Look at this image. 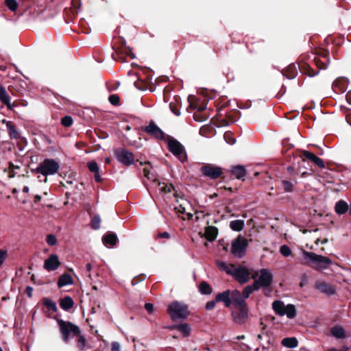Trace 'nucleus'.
I'll use <instances>...</instances> for the list:
<instances>
[{"instance_id": "obj_1", "label": "nucleus", "mask_w": 351, "mask_h": 351, "mask_svg": "<svg viewBox=\"0 0 351 351\" xmlns=\"http://www.w3.org/2000/svg\"><path fill=\"white\" fill-rule=\"evenodd\" d=\"M243 298L239 291L237 289L226 290L219 293L215 296V300L217 302H223L226 307H230L232 304L234 306H241L243 304Z\"/></svg>"}, {"instance_id": "obj_2", "label": "nucleus", "mask_w": 351, "mask_h": 351, "mask_svg": "<svg viewBox=\"0 0 351 351\" xmlns=\"http://www.w3.org/2000/svg\"><path fill=\"white\" fill-rule=\"evenodd\" d=\"M302 254L305 261L304 263L306 265H315V268L316 269H326L332 264V261L329 258L317 254L314 252H310L304 250H302Z\"/></svg>"}, {"instance_id": "obj_3", "label": "nucleus", "mask_w": 351, "mask_h": 351, "mask_svg": "<svg viewBox=\"0 0 351 351\" xmlns=\"http://www.w3.org/2000/svg\"><path fill=\"white\" fill-rule=\"evenodd\" d=\"M113 49L115 51L116 54L112 55L114 60L120 61L121 62H127L128 58H132V49L130 47L126 45V41L124 38L119 36L113 45Z\"/></svg>"}, {"instance_id": "obj_4", "label": "nucleus", "mask_w": 351, "mask_h": 351, "mask_svg": "<svg viewBox=\"0 0 351 351\" xmlns=\"http://www.w3.org/2000/svg\"><path fill=\"white\" fill-rule=\"evenodd\" d=\"M58 324L62 335V339L66 343L69 342L71 338L79 336L81 332L80 328L71 322L58 319Z\"/></svg>"}, {"instance_id": "obj_5", "label": "nucleus", "mask_w": 351, "mask_h": 351, "mask_svg": "<svg viewBox=\"0 0 351 351\" xmlns=\"http://www.w3.org/2000/svg\"><path fill=\"white\" fill-rule=\"evenodd\" d=\"M167 313L173 320L183 319L189 315L187 305L177 300L173 301L168 305Z\"/></svg>"}, {"instance_id": "obj_6", "label": "nucleus", "mask_w": 351, "mask_h": 351, "mask_svg": "<svg viewBox=\"0 0 351 351\" xmlns=\"http://www.w3.org/2000/svg\"><path fill=\"white\" fill-rule=\"evenodd\" d=\"M59 168V163L54 159L46 158L35 169H32V172L40 173L47 177V176L56 173ZM45 181H47V178H45Z\"/></svg>"}, {"instance_id": "obj_7", "label": "nucleus", "mask_w": 351, "mask_h": 351, "mask_svg": "<svg viewBox=\"0 0 351 351\" xmlns=\"http://www.w3.org/2000/svg\"><path fill=\"white\" fill-rule=\"evenodd\" d=\"M272 308L276 314L280 316L287 315L289 319H293L296 315V309L293 304L285 305L281 300H275L272 303Z\"/></svg>"}, {"instance_id": "obj_8", "label": "nucleus", "mask_w": 351, "mask_h": 351, "mask_svg": "<svg viewBox=\"0 0 351 351\" xmlns=\"http://www.w3.org/2000/svg\"><path fill=\"white\" fill-rule=\"evenodd\" d=\"M256 276H258L257 278L255 275L252 278L254 279V282L256 284L259 289L261 287H268L273 282L274 276L269 269H260L257 272Z\"/></svg>"}, {"instance_id": "obj_9", "label": "nucleus", "mask_w": 351, "mask_h": 351, "mask_svg": "<svg viewBox=\"0 0 351 351\" xmlns=\"http://www.w3.org/2000/svg\"><path fill=\"white\" fill-rule=\"evenodd\" d=\"M247 245V239L241 235H239L232 241L231 252L235 257L241 258L245 255Z\"/></svg>"}, {"instance_id": "obj_10", "label": "nucleus", "mask_w": 351, "mask_h": 351, "mask_svg": "<svg viewBox=\"0 0 351 351\" xmlns=\"http://www.w3.org/2000/svg\"><path fill=\"white\" fill-rule=\"evenodd\" d=\"M169 151L182 162L186 160L184 146L176 139L171 138L168 141Z\"/></svg>"}, {"instance_id": "obj_11", "label": "nucleus", "mask_w": 351, "mask_h": 351, "mask_svg": "<svg viewBox=\"0 0 351 351\" xmlns=\"http://www.w3.org/2000/svg\"><path fill=\"white\" fill-rule=\"evenodd\" d=\"M230 271V275H232L240 284L246 283L250 280V273L249 269L245 267H236L234 265L232 270Z\"/></svg>"}, {"instance_id": "obj_12", "label": "nucleus", "mask_w": 351, "mask_h": 351, "mask_svg": "<svg viewBox=\"0 0 351 351\" xmlns=\"http://www.w3.org/2000/svg\"><path fill=\"white\" fill-rule=\"evenodd\" d=\"M117 160L123 165L129 167L132 165V152L125 147H117L114 149Z\"/></svg>"}, {"instance_id": "obj_13", "label": "nucleus", "mask_w": 351, "mask_h": 351, "mask_svg": "<svg viewBox=\"0 0 351 351\" xmlns=\"http://www.w3.org/2000/svg\"><path fill=\"white\" fill-rule=\"evenodd\" d=\"M202 173L211 179L215 180L219 178L222 174V169L219 167L214 166L212 165H205L201 167Z\"/></svg>"}, {"instance_id": "obj_14", "label": "nucleus", "mask_w": 351, "mask_h": 351, "mask_svg": "<svg viewBox=\"0 0 351 351\" xmlns=\"http://www.w3.org/2000/svg\"><path fill=\"white\" fill-rule=\"evenodd\" d=\"M236 306L238 307L239 310L232 312L233 320L238 324H243L246 321L248 313L245 301L243 300V304Z\"/></svg>"}, {"instance_id": "obj_15", "label": "nucleus", "mask_w": 351, "mask_h": 351, "mask_svg": "<svg viewBox=\"0 0 351 351\" xmlns=\"http://www.w3.org/2000/svg\"><path fill=\"white\" fill-rule=\"evenodd\" d=\"M144 131L158 140L165 139L164 132L152 121L144 128Z\"/></svg>"}, {"instance_id": "obj_16", "label": "nucleus", "mask_w": 351, "mask_h": 351, "mask_svg": "<svg viewBox=\"0 0 351 351\" xmlns=\"http://www.w3.org/2000/svg\"><path fill=\"white\" fill-rule=\"evenodd\" d=\"M144 176L147 178L149 184L153 186H156L158 184L159 180L158 176L155 174L154 170L150 167L148 162H145V167L143 169Z\"/></svg>"}, {"instance_id": "obj_17", "label": "nucleus", "mask_w": 351, "mask_h": 351, "mask_svg": "<svg viewBox=\"0 0 351 351\" xmlns=\"http://www.w3.org/2000/svg\"><path fill=\"white\" fill-rule=\"evenodd\" d=\"M58 256L56 254H51L48 258L45 261L44 268L48 271L56 270L60 265Z\"/></svg>"}, {"instance_id": "obj_18", "label": "nucleus", "mask_w": 351, "mask_h": 351, "mask_svg": "<svg viewBox=\"0 0 351 351\" xmlns=\"http://www.w3.org/2000/svg\"><path fill=\"white\" fill-rule=\"evenodd\" d=\"M8 134L11 139L21 140V142L24 143L25 145L27 144V141L25 138L21 136L20 132L16 129L14 124L11 121H8L6 123Z\"/></svg>"}, {"instance_id": "obj_19", "label": "nucleus", "mask_w": 351, "mask_h": 351, "mask_svg": "<svg viewBox=\"0 0 351 351\" xmlns=\"http://www.w3.org/2000/svg\"><path fill=\"white\" fill-rule=\"evenodd\" d=\"M8 90L14 95H23L27 92V84L25 82H16L10 86Z\"/></svg>"}, {"instance_id": "obj_20", "label": "nucleus", "mask_w": 351, "mask_h": 351, "mask_svg": "<svg viewBox=\"0 0 351 351\" xmlns=\"http://www.w3.org/2000/svg\"><path fill=\"white\" fill-rule=\"evenodd\" d=\"M314 62L316 66L319 69H325L330 63L329 54L327 51H324L319 56L314 58Z\"/></svg>"}, {"instance_id": "obj_21", "label": "nucleus", "mask_w": 351, "mask_h": 351, "mask_svg": "<svg viewBox=\"0 0 351 351\" xmlns=\"http://www.w3.org/2000/svg\"><path fill=\"white\" fill-rule=\"evenodd\" d=\"M0 101L8 109L12 110L14 109V104H11V98L5 88L0 84Z\"/></svg>"}, {"instance_id": "obj_22", "label": "nucleus", "mask_w": 351, "mask_h": 351, "mask_svg": "<svg viewBox=\"0 0 351 351\" xmlns=\"http://www.w3.org/2000/svg\"><path fill=\"white\" fill-rule=\"evenodd\" d=\"M301 153H302V157L313 162L314 164L317 165L319 167H320V168L324 167V161L319 157L316 156L314 154H313L308 151H306V150H302L301 152Z\"/></svg>"}, {"instance_id": "obj_23", "label": "nucleus", "mask_w": 351, "mask_h": 351, "mask_svg": "<svg viewBox=\"0 0 351 351\" xmlns=\"http://www.w3.org/2000/svg\"><path fill=\"white\" fill-rule=\"evenodd\" d=\"M117 241V236L112 232H108L102 237V242L106 246H114Z\"/></svg>"}, {"instance_id": "obj_24", "label": "nucleus", "mask_w": 351, "mask_h": 351, "mask_svg": "<svg viewBox=\"0 0 351 351\" xmlns=\"http://www.w3.org/2000/svg\"><path fill=\"white\" fill-rule=\"evenodd\" d=\"M316 288L322 293L332 295L335 293V289L332 285L327 282H320L316 285Z\"/></svg>"}, {"instance_id": "obj_25", "label": "nucleus", "mask_w": 351, "mask_h": 351, "mask_svg": "<svg viewBox=\"0 0 351 351\" xmlns=\"http://www.w3.org/2000/svg\"><path fill=\"white\" fill-rule=\"evenodd\" d=\"M59 304L61 308L64 311H69L74 306V302L71 297L65 296L59 301Z\"/></svg>"}, {"instance_id": "obj_26", "label": "nucleus", "mask_w": 351, "mask_h": 351, "mask_svg": "<svg viewBox=\"0 0 351 351\" xmlns=\"http://www.w3.org/2000/svg\"><path fill=\"white\" fill-rule=\"evenodd\" d=\"M73 283V280L71 276L65 273L60 276L57 282V285L59 288H61L68 285H72Z\"/></svg>"}, {"instance_id": "obj_27", "label": "nucleus", "mask_w": 351, "mask_h": 351, "mask_svg": "<svg viewBox=\"0 0 351 351\" xmlns=\"http://www.w3.org/2000/svg\"><path fill=\"white\" fill-rule=\"evenodd\" d=\"M217 233L218 230L217 228L208 226L205 230V237L208 241H212L216 239Z\"/></svg>"}, {"instance_id": "obj_28", "label": "nucleus", "mask_w": 351, "mask_h": 351, "mask_svg": "<svg viewBox=\"0 0 351 351\" xmlns=\"http://www.w3.org/2000/svg\"><path fill=\"white\" fill-rule=\"evenodd\" d=\"M134 75H136L137 78V80L134 81L133 83L135 87L139 90H147V84L144 82V80H140L138 73L134 72V66L133 65V76Z\"/></svg>"}, {"instance_id": "obj_29", "label": "nucleus", "mask_w": 351, "mask_h": 351, "mask_svg": "<svg viewBox=\"0 0 351 351\" xmlns=\"http://www.w3.org/2000/svg\"><path fill=\"white\" fill-rule=\"evenodd\" d=\"M232 174L237 179H242L245 176V169L241 165L233 167L232 169Z\"/></svg>"}, {"instance_id": "obj_30", "label": "nucleus", "mask_w": 351, "mask_h": 351, "mask_svg": "<svg viewBox=\"0 0 351 351\" xmlns=\"http://www.w3.org/2000/svg\"><path fill=\"white\" fill-rule=\"evenodd\" d=\"M348 85V80L344 77H340L334 81L332 86L334 88H338L339 90L344 91Z\"/></svg>"}, {"instance_id": "obj_31", "label": "nucleus", "mask_w": 351, "mask_h": 351, "mask_svg": "<svg viewBox=\"0 0 351 351\" xmlns=\"http://www.w3.org/2000/svg\"><path fill=\"white\" fill-rule=\"evenodd\" d=\"M76 26L73 29V31L77 33H84L88 34L91 30L88 25V23H75Z\"/></svg>"}, {"instance_id": "obj_32", "label": "nucleus", "mask_w": 351, "mask_h": 351, "mask_svg": "<svg viewBox=\"0 0 351 351\" xmlns=\"http://www.w3.org/2000/svg\"><path fill=\"white\" fill-rule=\"evenodd\" d=\"M173 328L177 329L179 332H180L184 337H188L190 335L191 327L189 324L186 323L174 326Z\"/></svg>"}, {"instance_id": "obj_33", "label": "nucleus", "mask_w": 351, "mask_h": 351, "mask_svg": "<svg viewBox=\"0 0 351 351\" xmlns=\"http://www.w3.org/2000/svg\"><path fill=\"white\" fill-rule=\"evenodd\" d=\"M282 344L285 347L294 348L298 346V341L295 337H287L282 340Z\"/></svg>"}, {"instance_id": "obj_34", "label": "nucleus", "mask_w": 351, "mask_h": 351, "mask_svg": "<svg viewBox=\"0 0 351 351\" xmlns=\"http://www.w3.org/2000/svg\"><path fill=\"white\" fill-rule=\"evenodd\" d=\"M258 289V287H257L256 284L254 282L251 285L245 287L243 290V298L245 300L246 298H248L253 292Z\"/></svg>"}, {"instance_id": "obj_35", "label": "nucleus", "mask_w": 351, "mask_h": 351, "mask_svg": "<svg viewBox=\"0 0 351 351\" xmlns=\"http://www.w3.org/2000/svg\"><path fill=\"white\" fill-rule=\"evenodd\" d=\"M332 335L337 339H343L346 337L344 329L341 326H335L331 328Z\"/></svg>"}, {"instance_id": "obj_36", "label": "nucleus", "mask_w": 351, "mask_h": 351, "mask_svg": "<svg viewBox=\"0 0 351 351\" xmlns=\"http://www.w3.org/2000/svg\"><path fill=\"white\" fill-rule=\"evenodd\" d=\"M245 223L243 220L237 219L231 221L230 223V228L237 232L242 230L244 228Z\"/></svg>"}, {"instance_id": "obj_37", "label": "nucleus", "mask_w": 351, "mask_h": 351, "mask_svg": "<svg viewBox=\"0 0 351 351\" xmlns=\"http://www.w3.org/2000/svg\"><path fill=\"white\" fill-rule=\"evenodd\" d=\"M348 210V204L343 201H339L336 205H335V211L339 215H343L346 213Z\"/></svg>"}, {"instance_id": "obj_38", "label": "nucleus", "mask_w": 351, "mask_h": 351, "mask_svg": "<svg viewBox=\"0 0 351 351\" xmlns=\"http://www.w3.org/2000/svg\"><path fill=\"white\" fill-rule=\"evenodd\" d=\"M43 302L48 311H51L53 313H55L58 311L56 302L52 301L51 299L48 298H44L43 299Z\"/></svg>"}, {"instance_id": "obj_39", "label": "nucleus", "mask_w": 351, "mask_h": 351, "mask_svg": "<svg viewBox=\"0 0 351 351\" xmlns=\"http://www.w3.org/2000/svg\"><path fill=\"white\" fill-rule=\"evenodd\" d=\"M217 265L219 269L226 271L228 274H230V271H232L234 267V265H228L226 263L221 261H217Z\"/></svg>"}, {"instance_id": "obj_40", "label": "nucleus", "mask_w": 351, "mask_h": 351, "mask_svg": "<svg viewBox=\"0 0 351 351\" xmlns=\"http://www.w3.org/2000/svg\"><path fill=\"white\" fill-rule=\"evenodd\" d=\"M5 4L11 11H16L19 5H23V2L18 3L16 0H5Z\"/></svg>"}, {"instance_id": "obj_41", "label": "nucleus", "mask_w": 351, "mask_h": 351, "mask_svg": "<svg viewBox=\"0 0 351 351\" xmlns=\"http://www.w3.org/2000/svg\"><path fill=\"white\" fill-rule=\"evenodd\" d=\"M101 218L99 215H95L90 220V226L93 230H98L100 228Z\"/></svg>"}, {"instance_id": "obj_42", "label": "nucleus", "mask_w": 351, "mask_h": 351, "mask_svg": "<svg viewBox=\"0 0 351 351\" xmlns=\"http://www.w3.org/2000/svg\"><path fill=\"white\" fill-rule=\"evenodd\" d=\"M156 186H158V189L165 193H171L173 190H174V187L172 184H168L165 182H158V184Z\"/></svg>"}, {"instance_id": "obj_43", "label": "nucleus", "mask_w": 351, "mask_h": 351, "mask_svg": "<svg viewBox=\"0 0 351 351\" xmlns=\"http://www.w3.org/2000/svg\"><path fill=\"white\" fill-rule=\"evenodd\" d=\"M199 290L202 294H210L212 289L206 282H202L199 286Z\"/></svg>"}, {"instance_id": "obj_44", "label": "nucleus", "mask_w": 351, "mask_h": 351, "mask_svg": "<svg viewBox=\"0 0 351 351\" xmlns=\"http://www.w3.org/2000/svg\"><path fill=\"white\" fill-rule=\"evenodd\" d=\"M296 71L294 66H290L287 71L283 73V75L288 79H293L296 76Z\"/></svg>"}, {"instance_id": "obj_45", "label": "nucleus", "mask_w": 351, "mask_h": 351, "mask_svg": "<svg viewBox=\"0 0 351 351\" xmlns=\"http://www.w3.org/2000/svg\"><path fill=\"white\" fill-rule=\"evenodd\" d=\"M77 337H78L77 341V347L80 350H83L86 346V340L85 337L83 335H80V334Z\"/></svg>"}, {"instance_id": "obj_46", "label": "nucleus", "mask_w": 351, "mask_h": 351, "mask_svg": "<svg viewBox=\"0 0 351 351\" xmlns=\"http://www.w3.org/2000/svg\"><path fill=\"white\" fill-rule=\"evenodd\" d=\"M73 123V118L71 116H64L61 119V124L66 128L71 127Z\"/></svg>"}, {"instance_id": "obj_47", "label": "nucleus", "mask_w": 351, "mask_h": 351, "mask_svg": "<svg viewBox=\"0 0 351 351\" xmlns=\"http://www.w3.org/2000/svg\"><path fill=\"white\" fill-rule=\"evenodd\" d=\"M280 252L282 256L288 257L291 254L292 251L288 245H282L280 247Z\"/></svg>"}, {"instance_id": "obj_48", "label": "nucleus", "mask_w": 351, "mask_h": 351, "mask_svg": "<svg viewBox=\"0 0 351 351\" xmlns=\"http://www.w3.org/2000/svg\"><path fill=\"white\" fill-rule=\"evenodd\" d=\"M108 101L113 106H118L120 105V98L117 94L110 95Z\"/></svg>"}, {"instance_id": "obj_49", "label": "nucleus", "mask_w": 351, "mask_h": 351, "mask_svg": "<svg viewBox=\"0 0 351 351\" xmlns=\"http://www.w3.org/2000/svg\"><path fill=\"white\" fill-rule=\"evenodd\" d=\"M282 184L283 186V189L285 192L290 193L293 191V184L292 182L288 180H282Z\"/></svg>"}, {"instance_id": "obj_50", "label": "nucleus", "mask_w": 351, "mask_h": 351, "mask_svg": "<svg viewBox=\"0 0 351 351\" xmlns=\"http://www.w3.org/2000/svg\"><path fill=\"white\" fill-rule=\"evenodd\" d=\"M88 170L93 173H97L99 171V168L97 163L95 161H91L88 163Z\"/></svg>"}, {"instance_id": "obj_51", "label": "nucleus", "mask_w": 351, "mask_h": 351, "mask_svg": "<svg viewBox=\"0 0 351 351\" xmlns=\"http://www.w3.org/2000/svg\"><path fill=\"white\" fill-rule=\"evenodd\" d=\"M46 241L49 245H54L57 243L56 237L53 234H48L47 236Z\"/></svg>"}, {"instance_id": "obj_52", "label": "nucleus", "mask_w": 351, "mask_h": 351, "mask_svg": "<svg viewBox=\"0 0 351 351\" xmlns=\"http://www.w3.org/2000/svg\"><path fill=\"white\" fill-rule=\"evenodd\" d=\"M107 89L109 92H112L115 90H117L119 86H120L119 82H115L113 83L107 84Z\"/></svg>"}, {"instance_id": "obj_53", "label": "nucleus", "mask_w": 351, "mask_h": 351, "mask_svg": "<svg viewBox=\"0 0 351 351\" xmlns=\"http://www.w3.org/2000/svg\"><path fill=\"white\" fill-rule=\"evenodd\" d=\"M224 139L226 140V141L228 143H229L230 145H233L236 142V139L234 137H232L231 133H229V132L225 133Z\"/></svg>"}, {"instance_id": "obj_54", "label": "nucleus", "mask_w": 351, "mask_h": 351, "mask_svg": "<svg viewBox=\"0 0 351 351\" xmlns=\"http://www.w3.org/2000/svg\"><path fill=\"white\" fill-rule=\"evenodd\" d=\"M8 257V253L6 250H0V266L3 265L4 261Z\"/></svg>"}, {"instance_id": "obj_55", "label": "nucleus", "mask_w": 351, "mask_h": 351, "mask_svg": "<svg viewBox=\"0 0 351 351\" xmlns=\"http://www.w3.org/2000/svg\"><path fill=\"white\" fill-rule=\"evenodd\" d=\"M191 106L198 111H203L206 108V105L205 104L199 105L197 103H194L191 104Z\"/></svg>"}, {"instance_id": "obj_56", "label": "nucleus", "mask_w": 351, "mask_h": 351, "mask_svg": "<svg viewBox=\"0 0 351 351\" xmlns=\"http://www.w3.org/2000/svg\"><path fill=\"white\" fill-rule=\"evenodd\" d=\"M216 302L215 300L208 302L206 304V309L208 311L213 309L215 307Z\"/></svg>"}, {"instance_id": "obj_57", "label": "nucleus", "mask_w": 351, "mask_h": 351, "mask_svg": "<svg viewBox=\"0 0 351 351\" xmlns=\"http://www.w3.org/2000/svg\"><path fill=\"white\" fill-rule=\"evenodd\" d=\"M308 70L306 71L307 75H308L309 77H313L318 74V73H319L318 71H315L313 69H311L308 66Z\"/></svg>"}, {"instance_id": "obj_58", "label": "nucleus", "mask_w": 351, "mask_h": 351, "mask_svg": "<svg viewBox=\"0 0 351 351\" xmlns=\"http://www.w3.org/2000/svg\"><path fill=\"white\" fill-rule=\"evenodd\" d=\"M96 132L97 136L100 138H106L108 136V134H107V132L101 131V130H99L98 132Z\"/></svg>"}, {"instance_id": "obj_59", "label": "nucleus", "mask_w": 351, "mask_h": 351, "mask_svg": "<svg viewBox=\"0 0 351 351\" xmlns=\"http://www.w3.org/2000/svg\"><path fill=\"white\" fill-rule=\"evenodd\" d=\"M145 308L149 313H152L154 311V305L151 303H147L145 304Z\"/></svg>"}, {"instance_id": "obj_60", "label": "nucleus", "mask_w": 351, "mask_h": 351, "mask_svg": "<svg viewBox=\"0 0 351 351\" xmlns=\"http://www.w3.org/2000/svg\"><path fill=\"white\" fill-rule=\"evenodd\" d=\"M111 351H120V346L117 342H113L112 343Z\"/></svg>"}, {"instance_id": "obj_61", "label": "nucleus", "mask_w": 351, "mask_h": 351, "mask_svg": "<svg viewBox=\"0 0 351 351\" xmlns=\"http://www.w3.org/2000/svg\"><path fill=\"white\" fill-rule=\"evenodd\" d=\"M176 212L178 213L184 214L185 213V208L182 204L179 205V206L175 208Z\"/></svg>"}, {"instance_id": "obj_62", "label": "nucleus", "mask_w": 351, "mask_h": 351, "mask_svg": "<svg viewBox=\"0 0 351 351\" xmlns=\"http://www.w3.org/2000/svg\"><path fill=\"white\" fill-rule=\"evenodd\" d=\"M32 292H33V288L32 287L27 286L25 288V293H26V294L27 295V296L29 298H32Z\"/></svg>"}, {"instance_id": "obj_63", "label": "nucleus", "mask_w": 351, "mask_h": 351, "mask_svg": "<svg viewBox=\"0 0 351 351\" xmlns=\"http://www.w3.org/2000/svg\"><path fill=\"white\" fill-rule=\"evenodd\" d=\"M86 274H87L88 277H90V271L92 269V265L90 263H87L85 266Z\"/></svg>"}, {"instance_id": "obj_64", "label": "nucleus", "mask_w": 351, "mask_h": 351, "mask_svg": "<svg viewBox=\"0 0 351 351\" xmlns=\"http://www.w3.org/2000/svg\"><path fill=\"white\" fill-rule=\"evenodd\" d=\"M19 141L17 143V147L19 151H23L24 149V147L27 145H25L24 143L21 142V140H19Z\"/></svg>"}]
</instances>
